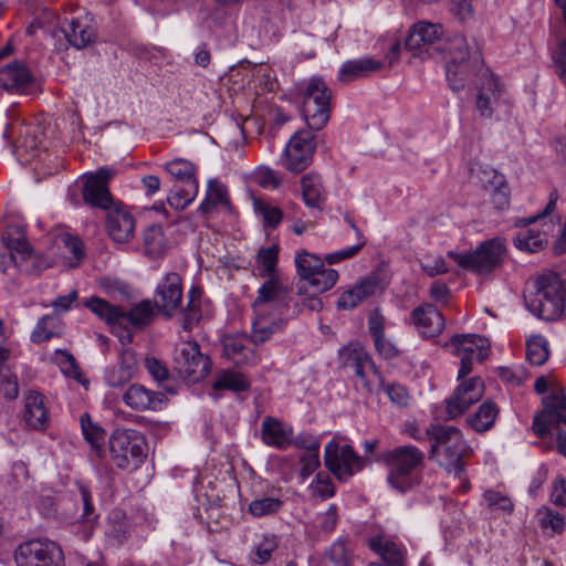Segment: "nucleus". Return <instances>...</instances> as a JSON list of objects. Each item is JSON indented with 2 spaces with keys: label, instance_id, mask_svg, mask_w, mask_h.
<instances>
[{
  "label": "nucleus",
  "instance_id": "nucleus-34",
  "mask_svg": "<svg viewBox=\"0 0 566 566\" xmlns=\"http://www.w3.org/2000/svg\"><path fill=\"white\" fill-rule=\"evenodd\" d=\"M481 181L486 187L490 186L491 201L497 210H504L510 205L511 192L503 175L494 169H484L481 172Z\"/></svg>",
  "mask_w": 566,
  "mask_h": 566
},
{
  "label": "nucleus",
  "instance_id": "nucleus-61",
  "mask_svg": "<svg viewBox=\"0 0 566 566\" xmlns=\"http://www.w3.org/2000/svg\"><path fill=\"white\" fill-rule=\"evenodd\" d=\"M499 377L504 382L520 386L525 381L527 375L525 368L517 365L512 367H501L499 369Z\"/></svg>",
  "mask_w": 566,
  "mask_h": 566
},
{
  "label": "nucleus",
  "instance_id": "nucleus-53",
  "mask_svg": "<svg viewBox=\"0 0 566 566\" xmlns=\"http://www.w3.org/2000/svg\"><path fill=\"white\" fill-rule=\"evenodd\" d=\"M282 505L283 502L279 497H261L249 504V512L255 517H262L279 512Z\"/></svg>",
  "mask_w": 566,
  "mask_h": 566
},
{
  "label": "nucleus",
  "instance_id": "nucleus-33",
  "mask_svg": "<svg viewBox=\"0 0 566 566\" xmlns=\"http://www.w3.org/2000/svg\"><path fill=\"white\" fill-rule=\"evenodd\" d=\"M501 93L502 88L497 78L492 74H488L486 77H484V82L479 90L475 101V107L480 117L491 118L493 116Z\"/></svg>",
  "mask_w": 566,
  "mask_h": 566
},
{
  "label": "nucleus",
  "instance_id": "nucleus-60",
  "mask_svg": "<svg viewBox=\"0 0 566 566\" xmlns=\"http://www.w3.org/2000/svg\"><path fill=\"white\" fill-rule=\"evenodd\" d=\"M300 476L302 480H306L321 465L319 451L304 452L300 458Z\"/></svg>",
  "mask_w": 566,
  "mask_h": 566
},
{
  "label": "nucleus",
  "instance_id": "nucleus-54",
  "mask_svg": "<svg viewBox=\"0 0 566 566\" xmlns=\"http://www.w3.org/2000/svg\"><path fill=\"white\" fill-rule=\"evenodd\" d=\"M253 206L255 211L262 216L265 226L275 228L282 221L283 213L279 207L256 198L253 200Z\"/></svg>",
  "mask_w": 566,
  "mask_h": 566
},
{
  "label": "nucleus",
  "instance_id": "nucleus-40",
  "mask_svg": "<svg viewBox=\"0 0 566 566\" xmlns=\"http://www.w3.org/2000/svg\"><path fill=\"white\" fill-rule=\"evenodd\" d=\"M301 186L305 205L310 208L322 209L325 202V192L321 177L317 174L310 172L303 176Z\"/></svg>",
  "mask_w": 566,
  "mask_h": 566
},
{
  "label": "nucleus",
  "instance_id": "nucleus-11",
  "mask_svg": "<svg viewBox=\"0 0 566 566\" xmlns=\"http://www.w3.org/2000/svg\"><path fill=\"white\" fill-rule=\"evenodd\" d=\"M368 463V458L358 455L350 444L339 446L337 441L331 440L325 446L324 465L340 482L348 481Z\"/></svg>",
  "mask_w": 566,
  "mask_h": 566
},
{
  "label": "nucleus",
  "instance_id": "nucleus-24",
  "mask_svg": "<svg viewBox=\"0 0 566 566\" xmlns=\"http://www.w3.org/2000/svg\"><path fill=\"white\" fill-rule=\"evenodd\" d=\"M411 321L423 338H433L444 328L446 319L442 313L430 303H424L410 313Z\"/></svg>",
  "mask_w": 566,
  "mask_h": 566
},
{
  "label": "nucleus",
  "instance_id": "nucleus-39",
  "mask_svg": "<svg viewBox=\"0 0 566 566\" xmlns=\"http://www.w3.org/2000/svg\"><path fill=\"white\" fill-rule=\"evenodd\" d=\"M2 243L11 252V258L14 259V253L21 255L24 260L30 256L32 248L27 240L25 231L22 226L9 224L1 237Z\"/></svg>",
  "mask_w": 566,
  "mask_h": 566
},
{
  "label": "nucleus",
  "instance_id": "nucleus-63",
  "mask_svg": "<svg viewBox=\"0 0 566 566\" xmlns=\"http://www.w3.org/2000/svg\"><path fill=\"white\" fill-rule=\"evenodd\" d=\"M483 496L488 504L494 509L501 510L504 513H511L513 511V503L511 500L500 492L489 490Z\"/></svg>",
  "mask_w": 566,
  "mask_h": 566
},
{
  "label": "nucleus",
  "instance_id": "nucleus-22",
  "mask_svg": "<svg viewBox=\"0 0 566 566\" xmlns=\"http://www.w3.org/2000/svg\"><path fill=\"white\" fill-rule=\"evenodd\" d=\"M253 318L251 321L250 340L254 345H261L272 338L273 335L284 329L286 319L282 314L252 307Z\"/></svg>",
  "mask_w": 566,
  "mask_h": 566
},
{
  "label": "nucleus",
  "instance_id": "nucleus-14",
  "mask_svg": "<svg viewBox=\"0 0 566 566\" xmlns=\"http://www.w3.org/2000/svg\"><path fill=\"white\" fill-rule=\"evenodd\" d=\"M295 266L300 279L308 283L313 293H324L331 290L338 280L336 270L325 269L323 260L307 251L296 254Z\"/></svg>",
  "mask_w": 566,
  "mask_h": 566
},
{
  "label": "nucleus",
  "instance_id": "nucleus-7",
  "mask_svg": "<svg viewBox=\"0 0 566 566\" xmlns=\"http://www.w3.org/2000/svg\"><path fill=\"white\" fill-rule=\"evenodd\" d=\"M506 248L504 240L493 238L485 240L472 252L459 253L449 251L448 255L457 264L475 274H490L504 263Z\"/></svg>",
  "mask_w": 566,
  "mask_h": 566
},
{
  "label": "nucleus",
  "instance_id": "nucleus-13",
  "mask_svg": "<svg viewBox=\"0 0 566 566\" xmlns=\"http://www.w3.org/2000/svg\"><path fill=\"white\" fill-rule=\"evenodd\" d=\"M14 560L17 566H64V554L53 541L31 539L18 546Z\"/></svg>",
  "mask_w": 566,
  "mask_h": 566
},
{
  "label": "nucleus",
  "instance_id": "nucleus-5",
  "mask_svg": "<svg viewBox=\"0 0 566 566\" xmlns=\"http://www.w3.org/2000/svg\"><path fill=\"white\" fill-rule=\"evenodd\" d=\"M112 462L126 471L137 470L147 457L145 437L134 429H115L108 440Z\"/></svg>",
  "mask_w": 566,
  "mask_h": 566
},
{
  "label": "nucleus",
  "instance_id": "nucleus-28",
  "mask_svg": "<svg viewBox=\"0 0 566 566\" xmlns=\"http://www.w3.org/2000/svg\"><path fill=\"white\" fill-rule=\"evenodd\" d=\"M23 420L34 430H45L50 423L45 397L36 391H30L25 397Z\"/></svg>",
  "mask_w": 566,
  "mask_h": 566
},
{
  "label": "nucleus",
  "instance_id": "nucleus-38",
  "mask_svg": "<svg viewBox=\"0 0 566 566\" xmlns=\"http://www.w3.org/2000/svg\"><path fill=\"white\" fill-rule=\"evenodd\" d=\"M368 547L388 566H405V551L396 543L377 535L368 541Z\"/></svg>",
  "mask_w": 566,
  "mask_h": 566
},
{
  "label": "nucleus",
  "instance_id": "nucleus-10",
  "mask_svg": "<svg viewBox=\"0 0 566 566\" xmlns=\"http://www.w3.org/2000/svg\"><path fill=\"white\" fill-rule=\"evenodd\" d=\"M166 170L180 185H175L167 201L175 210H184L197 197L199 184L196 177V167L186 159H175L166 164Z\"/></svg>",
  "mask_w": 566,
  "mask_h": 566
},
{
  "label": "nucleus",
  "instance_id": "nucleus-15",
  "mask_svg": "<svg viewBox=\"0 0 566 566\" xmlns=\"http://www.w3.org/2000/svg\"><path fill=\"white\" fill-rule=\"evenodd\" d=\"M174 368L185 379L197 382L211 369V360L200 352L196 342H184L175 350Z\"/></svg>",
  "mask_w": 566,
  "mask_h": 566
},
{
  "label": "nucleus",
  "instance_id": "nucleus-44",
  "mask_svg": "<svg viewBox=\"0 0 566 566\" xmlns=\"http://www.w3.org/2000/svg\"><path fill=\"white\" fill-rule=\"evenodd\" d=\"M201 318V291L192 286L188 292V302L182 311L181 324L185 331H191Z\"/></svg>",
  "mask_w": 566,
  "mask_h": 566
},
{
  "label": "nucleus",
  "instance_id": "nucleus-1",
  "mask_svg": "<svg viewBox=\"0 0 566 566\" xmlns=\"http://www.w3.org/2000/svg\"><path fill=\"white\" fill-rule=\"evenodd\" d=\"M83 306L109 325L123 345L133 342V331L143 329L154 321L156 308L149 300H143L126 310L98 296L85 298Z\"/></svg>",
  "mask_w": 566,
  "mask_h": 566
},
{
  "label": "nucleus",
  "instance_id": "nucleus-47",
  "mask_svg": "<svg viewBox=\"0 0 566 566\" xmlns=\"http://www.w3.org/2000/svg\"><path fill=\"white\" fill-rule=\"evenodd\" d=\"M497 408L492 401H484L476 412L469 418V423L471 428L476 432H485L491 429L493 426L496 416Z\"/></svg>",
  "mask_w": 566,
  "mask_h": 566
},
{
  "label": "nucleus",
  "instance_id": "nucleus-29",
  "mask_svg": "<svg viewBox=\"0 0 566 566\" xmlns=\"http://www.w3.org/2000/svg\"><path fill=\"white\" fill-rule=\"evenodd\" d=\"M137 368L136 355L132 349H123L120 361L104 371V380L109 387H120L127 384Z\"/></svg>",
  "mask_w": 566,
  "mask_h": 566
},
{
  "label": "nucleus",
  "instance_id": "nucleus-59",
  "mask_svg": "<svg viewBox=\"0 0 566 566\" xmlns=\"http://www.w3.org/2000/svg\"><path fill=\"white\" fill-rule=\"evenodd\" d=\"M253 178L260 187L265 189H276L282 181L280 176L269 167H259L255 170Z\"/></svg>",
  "mask_w": 566,
  "mask_h": 566
},
{
  "label": "nucleus",
  "instance_id": "nucleus-23",
  "mask_svg": "<svg viewBox=\"0 0 566 566\" xmlns=\"http://www.w3.org/2000/svg\"><path fill=\"white\" fill-rule=\"evenodd\" d=\"M73 48L81 50L90 45L96 38V28L88 15L65 19L59 31Z\"/></svg>",
  "mask_w": 566,
  "mask_h": 566
},
{
  "label": "nucleus",
  "instance_id": "nucleus-2",
  "mask_svg": "<svg viewBox=\"0 0 566 566\" xmlns=\"http://www.w3.org/2000/svg\"><path fill=\"white\" fill-rule=\"evenodd\" d=\"M431 439L430 457L449 474L462 481L464 479V459L472 449L464 441L461 431L453 426H431L428 429Z\"/></svg>",
  "mask_w": 566,
  "mask_h": 566
},
{
  "label": "nucleus",
  "instance_id": "nucleus-43",
  "mask_svg": "<svg viewBox=\"0 0 566 566\" xmlns=\"http://www.w3.org/2000/svg\"><path fill=\"white\" fill-rule=\"evenodd\" d=\"M144 247L149 258L157 259L164 256L168 247L160 226L151 224L145 230Z\"/></svg>",
  "mask_w": 566,
  "mask_h": 566
},
{
  "label": "nucleus",
  "instance_id": "nucleus-41",
  "mask_svg": "<svg viewBox=\"0 0 566 566\" xmlns=\"http://www.w3.org/2000/svg\"><path fill=\"white\" fill-rule=\"evenodd\" d=\"M380 67L381 63L379 61H375L369 57L347 61L338 71V80L346 83L352 82L359 77H364Z\"/></svg>",
  "mask_w": 566,
  "mask_h": 566
},
{
  "label": "nucleus",
  "instance_id": "nucleus-25",
  "mask_svg": "<svg viewBox=\"0 0 566 566\" xmlns=\"http://www.w3.org/2000/svg\"><path fill=\"white\" fill-rule=\"evenodd\" d=\"M123 401L133 410H161L167 402L164 392L154 391L143 385H130L123 395Z\"/></svg>",
  "mask_w": 566,
  "mask_h": 566
},
{
  "label": "nucleus",
  "instance_id": "nucleus-20",
  "mask_svg": "<svg viewBox=\"0 0 566 566\" xmlns=\"http://www.w3.org/2000/svg\"><path fill=\"white\" fill-rule=\"evenodd\" d=\"M268 280L259 287L258 296L252 303V307L273 311L283 314L289 308L290 289L280 276L266 277Z\"/></svg>",
  "mask_w": 566,
  "mask_h": 566
},
{
  "label": "nucleus",
  "instance_id": "nucleus-62",
  "mask_svg": "<svg viewBox=\"0 0 566 566\" xmlns=\"http://www.w3.org/2000/svg\"><path fill=\"white\" fill-rule=\"evenodd\" d=\"M422 270L429 276H437L448 272L444 259L441 255H428L421 262Z\"/></svg>",
  "mask_w": 566,
  "mask_h": 566
},
{
  "label": "nucleus",
  "instance_id": "nucleus-46",
  "mask_svg": "<svg viewBox=\"0 0 566 566\" xmlns=\"http://www.w3.org/2000/svg\"><path fill=\"white\" fill-rule=\"evenodd\" d=\"M250 388V381L247 377L234 370H223L212 382L213 390H231L233 392L247 391Z\"/></svg>",
  "mask_w": 566,
  "mask_h": 566
},
{
  "label": "nucleus",
  "instance_id": "nucleus-35",
  "mask_svg": "<svg viewBox=\"0 0 566 566\" xmlns=\"http://www.w3.org/2000/svg\"><path fill=\"white\" fill-rule=\"evenodd\" d=\"M3 135L17 144L19 151H23L30 157L36 155L41 142L32 127L23 124H11L6 127Z\"/></svg>",
  "mask_w": 566,
  "mask_h": 566
},
{
  "label": "nucleus",
  "instance_id": "nucleus-49",
  "mask_svg": "<svg viewBox=\"0 0 566 566\" xmlns=\"http://www.w3.org/2000/svg\"><path fill=\"white\" fill-rule=\"evenodd\" d=\"M326 557L335 566H352L354 552L346 537L337 538L327 549Z\"/></svg>",
  "mask_w": 566,
  "mask_h": 566
},
{
  "label": "nucleus",
  "instance_id": "nucleus-42",
  "mask_svg": "<svg viewBox=\"0 0 566 566\" xmlns=\"http://www.w3.org/2000/svg\"><path fill=\"white\" fill-rule=\"evenodd\" d=\"M63 334V322L57 314L42 316L31 333V340L35 344L59 337Z\"/></svg>",
  "mask_w": 566,
  "mask_h": 566
},
{
  "label": "nucleus",
  "instance_id": "nucleus-52",
  "mask_svg": "<svg viewBox=\"0 0 566 566\" xmlns=\"http://www.w3.org/2000/svg\"><path fill=\"white\" fill-rule=\"evenodd\" d=\"M258 259L262 264V271L260 275L262 277H276L279 276L276 272V264L279 259V247L272 245L269 248H263L258 253Z\"/></svg>",
  "mask_w": 566,
  "mask_h": 566
},
{
  "label": "nucleus",
  "instance_id": "nucleus-58",
  "mask_svg": "<svg viewBox=\"0 0 566 566\" xmlns=\"http://www.w3.org/2000/svg\"><path fill=\"white\" fill-rule=\"evenodd\" d=\"M276 547L277 538L274 535H265L255 546V558H253V562L259 564L269 562Z\"/></svg>",
  "mask_w": 566,
  "mask_h": 566
},
{
  "label": "nucleus",
  "instance_id": "nucleus-9",
  "mask_svg": "<svg viewBox=\"0 0 566 566\" xmlns=\"http://www.w3.org/2000/svg\"><path fill=\"white\" fill-rule=\"evenodd\" d=\"M332 93L321 77H312L302 93V114L311 130H321L331 117Z\"/></svg>",
  "mask_w": 566,
  "mask_h": 566
},
{
  "label": "nucleus",
  "instance_id": "nucleus-17",
  "mask_svg": "<svg viewBox=\"0 0 566 566\" xmlns=\"http://www.w3.org/2000/svg\"><path fill=\"white\" fill-rule=\"evenodd\" d=\"M314 151V135L307 130L296 132L285 147L282 165L290 171L301 172L312 163Z\"/></svg>",
  "mask_w": 566,
  "mask_h": 566
},
{
  "label": "nucleus",
  "instance_id": "nucleus-8",
  "mask_svg": "<svg viewBox=\"0 0 566 566\" xmlns=\"http://www.w3.org/2000/svg\"><path fill=\"white\" fill-rule=\"evenodd\" d=\"M338 357L340 366L345 369H353L368 394L380 391L384 386V375L370 355L359 344H349L342 347Z\"/></svg>",
  "mask_w": 566,
  "mask_h": 566
},
{
  "label": "nucleus",
  "instance_id": "nucleus-21",
  "mask_svg": "<svg viewBox=\"0 0 566 566\" xmlns=\"http://www.w3.org/2000/svg\"><path fill=\"white\" fill-rule=\"evenodd\" d=\"M446 74L450 88L459 92L464 88L472 75L478 74L484 78L490 72L482 65L480 53L475 51L473 57L463 62L450 60L446 65Z\"/></svg>",
  "mask_w": 566,
  "mask_h": 566
},
{
  "label": "nucleus",
  "instance_id": "nucleus-18",
  "mask_svg": "<svg viewBox=\"0 0 566 566\" xmlns=\"http://www.w3.org/2000/svg\"><path fill=\"white\" fill-rule=\"evenodd\" d=\"M484 395V382L480 377L461 381L451 396L446 399V415L452 420L463 413Z\"/></svg>",
  "mask_w": 566,
  "mask_h": 566
},
{
  "label": "nucleus",
  "instance_id": "nucleus-16",
  "mask_svg": "<svg viewBox=\"0 0 566 566\" xmlns=\"http://www.w3.org/2000/svg\"><path fill=\"white\" fill-rule=\"evenodd\" d=\"M115 170L102 167L97 171L86 175L85 182L82 188V196L85 203L109 210L114 203L108 184L114 178Z\"/></svg>",
  "mask_w": 566,
  "mask_h": 566
},
{
  "label": "nucleus",
  "instance_id": "nucleus-36",
  "mask_svg": "<svg viewBox=\"0 0 566 566\" xmlns=\"http://www.w3.org/2000/svg\"><path fill=\"white\" fill-rule=\"evenodd\" d=\"M378 285V280L374 276H368L358 282L352 289L343 292L337 300V306L342 310H353L359 303L374 295Z\"/></svg>",
  "mask_w": 566,
  "mask_h": 566
},
{
  "label": "nucleus",
  "instance_id": "nucleus-4",
  "mask_svg": "<svg viewBox=\"0 0 566 566\" xmlns=\"http://www.w3.org/2000/svg\"><path fill=\"white\" fill-rule=\"evenodd\" d=\"M376 461L388 468V483L405 493L412 485L413 473L422 468L424 453L416 446L406 444L381 452Z\"/></svg>",
  "mask_w": 566,
  "mask_h": 566
},
{
  "label": "nucleus",
  "instance_id": "nucleus-3",
  "mask_svg": "<svg viewBox=\"0 0 566 566\" xmlns=\"http://www.w3.org/2000/svg\"><path fill=\"white\" fill-rule=\"evenodd\" d=\"M528 311L545 321L566 314V272H547L536 280V292L525 297Z\"/></svg>",
  "mask_w": 566,
  "mask_h": 566
},
{
  "label": "nucleus",
  "instance_id": "nucleus-27",
  "mask_svg": "<svg viewBox=\"0 0 566 566\" xmlns=\"http://www.w3.org/2000/svg\"><path fill=\"white\" fill-rule=\"evenodd\" d=\"M106 229L109 237L117 243L129 242L135 233V219L130 212L115 208L107 210Z\"/></svg>",
  "mask_w": 566,
  "mask_h": 566
},
{
  "label": "nucleus",
  "instance_id": "nucleus-19",
  "mask_svg": "<svg viewBox=\"0 0 566 566\" xmlns=\"http://www.w3.org/2000/svg\"><path fill=\"white\" fill-rule=\"evenodd\" d=\"M155 306L166 317H172L180 308L182 302V282L176 272L167 273L158 283L155 295Z\"/></svg>",
  "mask_w": 566,
  "mask_h": 566
},
{
  "label": "nucleus",
  "instance_id": "nucleus-51",
  "mask_svg": "<svg viewBox=\"0 0 566 566\" xmlns=\"http://www.w3.org/2000/svg\"><path fill=\"white\" fill-rule=\"evenodd\" d=\"M548 342L541 335L533 336L526 343V357L531 364L541 366L548 359Z\"/></svg>",
  "mask_w": 566,
  "mask_h": 566
},
{
  "label": "nucleus",
  "instance_id": "nucleus-64",
  "mask_svg": "<svg viewBox=\"0 0 566 566\" xmlns=\"http://www.w3.org/2000/svg\"><path fill=\"white\" fill-rule=\"evenodd\" d=\"M292 444L297 449L305 450V452H313L319 451L321 440L318 437L308 432H300L294 440H292Z\"/></svg>",
  "mask_w": 566,
  "mask_h": 566
},
{
  "label": "nucleus",
  "instance_id": "nucleus-56",
  "mask_svg": "<svg viewBox=\"0 0 566 566\" xmlns=\"http://www.w3.org/2000/svg\"><path fill=\"white\" fill-rule=\"evenodd\" d=\"M385 390L387 394L389 400L397 405L398 407H408L411 400L410 394L406 386L399 384V382H389L385 384L380 388V390Z\"/></svg>",
  "mask_w": 566,
  "mask_h": 566
},
{
  "label": "nucleus",
  "instance_id": "nucleus-50",
  "mask_svg": "<svg viewBox=\"0 0 566 566\" xmlns=\"http://www.w3.org/2000/svg\"><path fill=\"white\" fill-rule=\"evenodd\" d=\"M223 348L228 358L237 364L249 363L253 357V350L245 345L244 338L240 336L226 337Z\"/></svg>",
  "mask_w": 566,
  "mask_h": 566
},
{
  "label": "nucleus",
  "instance_id": "nucleus-45",
  "mask_svg": "<svg viewBox=\"0 0 566 566\" xmlns=\"http://www.w3.org/2000/svg\"><path fill=\"white\" fill-rule=\"evenodd\" d=\"M546 244L547 234L534 229H524L514 238V245L523 252L535 253L543 250Z\"/></svg>",
  "mask_w": 566,
  "mask_h": 566
},
{
  "label": "nucleus",
  "instance_id": "nucleus-57",
  "mask_svg": "<svg viewBox=\"0 0 566 566\" xmlns=\"http://www.w3.org/2000/svg\"><path fill=\"white\" fill-rule=\"evenodd\" d=\"M310 489L314 495L319 496L322 500L329 499L335 494V486L326 472H318Z\"/></svg>",
  "mask_w": 566,
  "mask_h": 566
},
{
  "label": "nucleus",
  "instance_id": "nucleus-32",
  "mask_svg": "<svg viewBox=\"0 0 566 566\" xmlns=\"http://www.w3.org/2000/svg\"><path fill=\"white\" fill-rule=\"evenodd\" d=\"M292 428L280 420L265 417L261 426L262 441L270 447L284 450L292 444Z\"/></svg>",
  "mask_w": 566,
  "mask_h": 566
},
{
  "label": "nucleus",
  "instance_id": "nucleus-31",
  "mask_svg": "<svg viewBox=\"0 0 566 566\" xmlns=\"http://www.w3.org/2000/svg\"><path fill=\"white\" fill-rule=\"evenodd\" d=\"M442 34L443 27L441 24L420 21L410 30L405 45L409 50H423L440 40Z\"/></svg>",
  "mask_w": 566,
  "mask_h": 566
},
{
  "label": "nucleus",
  "instance_id": "nucleus-12",
  "mask_svg": "<svg viewBox=\"0 0 566 566\" xmlns=\"http://www.w3.org/2000/svg\"><path fill=\"white\" fill-rule=\"evenodd\" d=\"M444 347L460 358L459 380L472 371L474 361H483L490 353L489 340L475 334H455Z\"/></svg>",
  "mask_w": 566,
  "mask_h": 566
},
{
  "label": "nucleus",
  "instance_id": "nucleus-48",
  "mask_svg": "<svg viewBox=\"0 0 566 566\" xmlns=\"http://www.w3.org/2000/svg\"><path fill=\"white\" fill-rule=\"evenodd\" d=\"M80 426L84 439L98 454L102 451V442L105 439V430L98 423L94 422L87 412L80 417Z\"/></svg>",
  "mask_w": 566,
  "mask_h": 566
},
{
  "label": "nucleus",
  "instance_id": "nucleus-26",
  "mask_svg": "<svg viewBox=\"0 0 566 566\" xmlns=\"http://www.w3.org/2000/svg\"><path fill=\"white\" fill-rule=\"evenodd\" d=\"M34 76L21 62L14 61L0 70V87L10 93H25Z\"/></svg>",
  "mask_w": 566,
  "mask_h": 566
},
{
  "label": "nucleus",
  "instance_id": "nucleus-37",
  "mask_svg": "<svg viewBox=\"0 0 566 566\" xmlns=\"http://www.w3.org/2000/svg\"><path fill=\"white\" fill-rule=\"evenodd\" d=\"M218 207L231 209V203L227 187L218 179H209L206 190V197L200 203L198 210L203 214H209Z\"/></svg>",
  "mask_w": 566,
  "mask_h": 566
},
{
  "label": "nucleus",
  "instance_id": "nucleus-30",
  "mask_svg": "<svg viewBox=\"0 0 566 566\" xmlns=\"http://www.w3.org/2000/svg\"><path fill=\"white\" fill-rule=\"evenodd\" d=\"M78 492L83 504V513L73 525V532L82 539L88 541L97 525L98 514L95 513V507L92 503L90 490L83 485H78Z\"/></svg>",
  "mask_w": 566,
  "mask_h": 566
},
{
  "label": "nucleus",
  "instance_id": "nucleus-6",
  "mask_svg": "<svg viewBox=\"0 0 566 566\" xmlns=\"http://www.w3.org/2000/svg\"><path fill=\"white\" fill-rule=\"evenodd\" d=\"M533 430L541 438L556 436L558 451L566 458V396L558 388L544 398V409L534 418Z\"/></svg>",
  "mask_w": 566,
  "mask_h": 566
},
{
  "label": "nucleus",
  "instance_id": "nucleus-55",
  "mask_svg": "<svg viewBox=\"0 0 566 566\" xmlns=\"http://www.w3.org/2000/svg\"><path fill=\"white\" fill-rule=\"evenodd\" d=\"M444 50L450 55V60H458L463 62L470 57H473V53H470L469 51V45L465 38L461 34H455L450 38Z\"/></svg>",
  "mask_w": 566,
  "mask_h": 566
}]
</instances>
